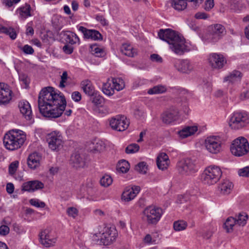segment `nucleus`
Instances as JSON below:
<instances>
[{"label":"nucleus","mask_w":249,"mask_h":249,"mask_svg":"<svg viewBox=\"0 0 249 249\" xmlns=\"http://www.w3.org/2000/svg\"><path fill=\"white\" fill-rule=\"evenodd\" d=\"M38 104L39 111L44 116L55 118L64 112L66 101L62 93L57 92L52 87H48L40 92Z\"/></svg>","instance_id":"nucleus-1"},{"label":"nucleus","mask_w":249,"mask_h":249,"mask_svg":"<svg viewBox=\"0 0 249 249\" xmlns=\"http://www.w3.org/2000/svg\"><path fill=\"white\" fill-rule=\"evenodd\" d=\"M158 36L173 47H188L191 45L181 34L171 29H160Z\"/></svg>","instance_id":"nucleus-2"},{"label":"nucleus","mask_w":249,"mask_h":249,"mask_svg":"<svg viewBox=\"0 0 249 249\" xmlns=\"http://www.w3.org/2000/svg\"><path fill=\"white\" fill-rule=\"evenodd\" d=\"M26 139L25 133L19 129L10 130L5 134L3 143L5 148L10 150H15L20 148Z\"/></svg>","instance_id":"nucleus-3"},{"label":"nucleus","mask_w":249,"mask_h":249,"mask_svg":"<svg viewBox=\"0 0 249 249\" xmlns=\"http://www.w3.org/2000/svg\"><path fill=\"white\" fill-rule=\"evenodd\" d=\"M98 231L93 235V240L100 245L107 246L112 244L116 240L118 233L114 227H104L98 226L97 228Z\"/></svg>","instance_id":"nucleus-4"},{"label":"nucleus","mask_w":249,"mask_h":249,"mask_svg":"<svg viewBox=\"0 0 249 249\" xmlns=\"http://www.w3.org/2000/svg\"><path fill=\"white\" fill-rule=\"evenodd\" d=\"M222 175L220 168L215 165L207 167L202 173L201 178L202 181L208 185H213L218 181Z\"/></svg>","instance_id":"nucleus-5"},{"label":"nucleus","mask_w":249,"mask_h":249,"mask_svg":"<svg viewBox=\"0 0 249 249\" xmlns=\"http://www.w3.org/2000/svg\"><path fill=\"white\" fill-rule=\"evenodd\" d=\"M249 124V116L246 111H235L230 116L229 124L234 129H239Z\"/></svg>","instance_id":"nucleus-6"},{"label":"nucleus","mask_w":249,"mask_h":249,"mask_svg":"<svg viewBox=\"0 0 249 249\" xmlns=\"http://www.w3.org/2000/svg\"><path fill=\"white\" fill-rule=\"evenodd\" d=\"M176 168L178 173L183 176H190L198 171L196 161L190 158L181 160L178 162Z\"/></svg>","instance_id":"nucleus-7"},{"label":"nucleus","mask_w":249,"mask_h":249,"mask_svg":"<svg viewBox=\"0 0 249 249\" xmlns=\"http://www.w3.org/2000/svg\"><path fill=\"white\" fill-rule=\"evenodd\" d=\"M124 87L123 80L120 78H108L106 83H104L102 87L103 92L108 96L114 94L115 90L120 91Z\"/></svg>","instance_id":"nucleus-8"},{"label":"nucleus","mask_w":249,"mask_h":249,"mask_svg":"<svg viewBox=\"0 0 249 249\" xmlns=\"http://www.w3.org/2000/svg\"><path fill=\"white\" fill-rule=\"evenodd\" d=\"M231 153L237 157L246 155L249 151V143L244 137H239L234 140L231 146Z\"/></svg>","instance_id":"nucleus-9"},{"label":"nucleus","mask_w":249,"mask_h":249,"mask_svg":"<svg viewBox=\"0 0 249 249\" xmlns=\"http://www.w3.org/2000/svg\"><path fill=\"white\" fill-rule=\"evenodd\" d=\"M143 218L149 224H156L160 220L162 210L154 206L146 207L143 211Z\"/></svg>","instance_id":"nucleus-10"},{"label":"nucleus","mask_w":249,"mask_h":249,"mask_svg":"<svg viewBox=\"0 0 249 249\" xmlns=\"http://www.w3.org/2000/svg\"><path fill=\"white\" fill-rule=\"evenodd\" d=\"M223 141L219 136H211L208 137L205 141L206 149L212 154H217L222 149Z\"/></svg>","instance_id":"nucleus-11"},{"label":"nucleus","mask_w":249,"mask_h":249,"mask_svg":"<svg viewBox=\"0 0 249 249\" xmlns=\"http://www.w3.org/2000/svg\"><path fill=\"white\" fill-rule=\"evenodd\" d=\"M210 34L207 36L208 42H216L221 39L227 33L225 27L220 24H214L210 27Z\"/></svg>","instance_id":"nucleus-12"},{"label":"nucleus","mask_w":249,"mask_h":249,"mask_svg":"<svg viewBox=\"0 0 249 249\" xmlns=\"http://www.w3.org/2000/svg\"><path fill=\"white\" fill-rule=\"evenodd\" d=\"M46 140L49 147L53 151H58L63 146V137L59 131H54L48 134Z\"/></svg>","instance_id":"nucleus-13"},{"label":"nucleus","mask_w":249,"mask_h":249,"mask_svg":"<svg viewBox=\"0 0 249 249\" xmlns=\"http://www.w3.org/2000/svg\"><path fill=\"white\" fill-rule=\"evenodd\" d=\"M39 237L41 244L46 247H50L54 245L57 235L54 230L47 228L40 232Z\"/></svg>","instance_id":"nucleus-14"},{"label":"nucleus","mask_w":249,"mask_h":249,"mask_svg":"<svg viewBox=\"0 0 249 249\" xmlns=\"http://www.w3.org/2000/svg\"><path fill=\"white\" fill-rule=\"evenodd\" d=\"M109 124L112 129L123 131L128 127L129 122L124 116L118 115L110 119Z\"/></svg>","instance_id":"nucleus-15"},{"label":"nucleus","mask_w":249,"mask_h":249,"mask_svg":"<svg viewBox=\"0 0 249 249\" xmlns=\"http://www.w3.org/2000/svg\"><path fill=\"white\" fill-rule=\"evenodd\" d=\"M179 118V111L176 107H171L163 112L161 116L162 122L167 124H173Z\"/></svg>","instance_id":"nucleus-16"},{"label":"nucleus","mask_w":249,"mask_h":249,"mask_svg":"<svg viewBox=\"0 0 249 249\" xmlns=\"http://www.w3.org/2000/svg\"><path fill=\"white\" fill-rule=\"evenodd\" d=\"M209 65L213 69H222L227 62L226 58L222 54L213 53L210 54L208 58Z\"/></svg>","instance_id":"nucleus-17"},{"label":"nucleus","mask_w":249,"mask_h":249,"mask_svg":"<svg viewBox=\"0 0 249 249\" xmlns=\"http://www.w3.org/2000/svg\"><path fill=\"white\" fill-rule=\"evenodd\" d=\"M78 30L83 34L85 39L94 41H101L103 39L102 35L97 30L88 29L83 26L78 27Z\"/></svg>","instance_id":"nucleus-18"},{"label":"nucleus","mask_w":249,"mask_h":249,"mask_svg":"<svg viewBox=\"0 0 249 249\" xmlns=\"http://www.w3.org/2000/svg\"><path fill=\"white\" fill-rule=\"evenodd\" d=\"M18 106L20 113L22 114L25 119L28 121L29 123H33L34 119L31 107L29 103L26 100H22L19 102Z\"/></svg>","instance_id":"nucleus-19"},{"label":"nucleus","mask_w":249,"mask_h":249,"mask_svg":"<svg viewBox=\"0 0 249 249\" xmlns=\"http://www.w3.org/2000/svg\"><path fill=\"white\" fill-rule=\"evenodd\" d=\"M12 91L9 85L0 83V104H6L12 99Z\"/></svg>","instance_id":"nucleus-20"},{"label":"nucleus","mask_w":249,"mask_h":249,"mask_svg":"<svg viewBox=\"0 0 249 249\" xmlns=\"http://www.w3.org/2000/svg\"><path fill=\"white\" fill-rule=\"evenodd\" d=\"M243 76V74L240 71L234 70L225 76L223 81L229 85H236L241 82Z\"/></svg>","instance_id":"nucleus-21"},{"label":"nucleus","mask_w":249,"mask_h":249,"mask_svg":"<svg viewBox=\"0 0 249 249\" xmlns=\"http://www.w3.org/2000/svg\"><path fill=\"white\" fill-rule=\"evenodd\" d=\"M174 66L179 71L184 73H190L194 69L193 64L188 59L178 60Z\"/></svg>","instance_id":"nucleus-22"},{"label":"nucleus","mask_w":249,"mask_h":249,"mask_svg":"<svg viewBox=\"0 0 249 249\" xmlns=\"http://www.w3.org/2000/svg\"><path fill=\"white\" fill-rule=\"evenodd\" d=\"M141 188L139 186H132L130 188H126L122 195V199L128 202L133 199L139 193Z\"/></svg>","instance_id":"nucleus-23"},{"label":"nucleus","mask_w":249,"mask_h":249,"mask_svg":"<svg viewBox=\"0 0 249 249\" xmlns=\"http://www.w3.org/2000/svg\"><path fill=\"white\" fill-rule=\"evenodd\" d=\"M16 12L20 20H25L32 16L31 5L27 3L21 5L17 9Z\"/></svg>","instance_id":"nucleus-24"},{"label":"nucleus","mask_w":249,"mask_h":249,"mask_svg":"<svg viewBox=\"0 0 249 249\" xmlns=\"http://www.w3.org/2000/svg\"><path fill=\"white\" fill-rule=\"evenodd\" d=\"M44 186V184L39 180H32L23 183L22 190L29 192H32L43 188Z\"/></svg>","instance_id":"nucleus-25"},{"label":"nucleus","mask_w":249,"mask_h":249,"mask_svg":"<svg viewBox=\"0 0 249 249\" xmlns=\"http://www.w3.org/2000/svg\"><path fill=\"white\" fill-rule=\"evenodd\" d=\"M62 37L64 39L67 44L71 45H79L80 39L74 33L70 32H62L60 34Z\"/></svg>","instance_id":"nucleus-26"},{"label":"nucleus","mask_w":249,"mask_h":249,"mask_svg":"<svg viewBox=\"0 0 249 249\" xmlns=\"http://www.w3.org/2000/svg\"><path fill=\"white\" fill-rule=\"evenodd\" d=\"M80 87L83 92L89 96H94L96 90L91 81L89 79H85L80 83Z\"/></svg>","instance_id":"nucleus-27"},{"label":"nucleus","mask_w":249,"mask_h":249,"mask_svg":"<svg viewBox=\"0 0 249 249\" xmlns=\"http://www.w3.org/2000/svg\"><path fill=\"white\" fill-rule=\"evenodd\" d=\"M41 157L37 153H33L28 156L27 164L28 167L32 169H35L40 165Z\"/></svg>","instance_id":"nucleus-28"},{"label":"nucleus","mask_w":249,"mask_h":249,"mask_svg":"<svg viewBox=\"0 0 249 249\" xmlns=\"http://www.w3.org/2000/svg\"><path fill=\"white\" fill-rule=\"evenodd\" d=\"M169 164V160L168 155L165 153H161L157 158V165L158 167L162 170L167 168Z\"/></svg>","instance_id":"nucleus-29"},{"label":"nucleus","mask_w":249,"mask_h":249,"mask_svg":"<svg viewBox=\"0 0 249 249\" xmlns=\"http://www.w3.org/2000/svg\"><path fill=\"white\" fill-rule=\"evenodd\" d=\"M70 164L75 168L83 167L85 165V161L79 154L75 153L71 156Z\"/></svg>","instance_id":"nucleus-30"},{"label":"nucleus","mask_w":249,"mask_h":249,"mask_svg":"<svg viewBox=\"0 0 249 249\" xmlns=\"http://www.w3.org/2000/svg\"><path fill=\"white\" fill-rule=\"evenodd\" d=\"M197 130L196 126H187L178 131L179 137L182 139L194 134Z\"/></svg>","instance_id":"nucleus-31"},{"label":"nucleus","mask_w":249,"mask_h":249,"mask_svg":"<svg viewBox=\"0 0 249 249\" xmlns=\"http://www.w3.org/2000/svg\"><path fill=\"white\" fill-rule=\"evenodd\" d=\"M168 2L172 8L177 11L183 10L187 7L185 0H169Z\"/></svg>","instance_id":"nucleus-32"},{"label":"nucleus","mask_w":249,"mask_h":249,"mask_svg":"<svg viewBox=\"0 0 249 249\" xmlns=\"http://www.w3.org/2000/svg\"><path fill=\"white\" fill-rule=\"evenodd\" d=\"M233 187V185L231 181L225 180L220 184L219 188L222 194L227 195L231 193Z\"/></svg>","instance_id":"nucleus-33"},{"label":"nucleus","mask_w":249,"mask_h":249,"mask_svg":"<svg viewBox=\"0 0 249 249\" xmlns=\"http://www.w3.org/2000/svg\"><path fill=\"white\" fill-rule=\"evenodd\" d=\"M0 33H4L9 36L12 40L15 39L17 36L16 30L12 27H6L2 25H0Z\"/></svg>","instance_id":"nucleus-34"},{"label":"nucleus","mask_w":249,"mask_h":249,"mask_svg":"<svg viewBox=\"0 0 249 249\" xmlns=\"http://www.w3.org/2000/svg\"><path fill=\"white\" fill-rule=\"evenodd\" d=\"M53 55L56 57H61L62 55L58 53H61V52L64 53L66 54H71L73 51V48H59L58 49V48H54V49L53 50Z\"/></svg>","instance_id":"nucleus-35"},{"label":"nucleus","mask_w":249,"mask_h":249,"mask_svg":"<svg viewBox=\"0 0 249 249\" xmlns=\"http://www.w3.org/2000/svg\"><path fill=\"white\" fill-rule=\"evenodd\" d=\"M229 4L231 9L235 11H240L245 7L244 4L240 0H230Z\"/></svg>","instance_id":"nucleus-36"},{"label":"nucleus","mask_w":249,"mask_h":249,"mask_svg":"<svg viewBox=\"0 0 249 249\" xmlns=\"http://www.w3.org/2000/svg\"><path fill=\"white\" fill-rule=\"evenodd\" d=\"M86 187L87 188V194L88 195L87 198L90 200H97V199L95 196H92L90 195L92 192H95L96 190V188L94 187V183L92 181L89 180L87 182Z\"/></svg>","instance_id":"nucleus-37"},{"label":"nucleus","mask_w":249,"mask_h":249,"mask_svg":"<svg viewBox=\"0 0 249 249\" xmlns=\"http://www.w3.org/2000/svg\"><path fill=\"white\" fill-rule=\"evenodd\" d=\"M92 146H90L91 148H92L91 150L93 152H101L103 151L105 146L103 142L98 139L94 140L91 143Z\"/></svg>","instance_id":"nucleus-38"},{"label":"nucleus","mask_w":249,"mask_h":249,"mask_svg":"<svg viewBox=\"0 0 249 249\" xmlns=\"http://www.w3.org/2000/svg\"><path fill=\"white\" fill-rule=\"evenodd\" d=\"M166 91V88L165 86L159 85L148 89L147 93L149 94H161Z\"/></svg>","instance_id":"nucleus-39"},{"label":"nucleus","mask_w":249,"mask_h":249,"mask_svg":"<svg viewBox=\"0 0 249 249\" xmlns=\"http://www.w3.org/2000/svg\"><path fill=\"white\" fill-rule=\"evenodd\" d=\"M129 163L125 160L120 161L117 165V170L123 173H126L129 170Z\"/></svg>","instance_id":"nucleus-40"},{"label":"nucleus","mask_w":249,"mask_h":249,"mask_svg":"<svg viewBox=\"0 0 249 249\" xmlns=\"http://www.w3.org/2000/svg\"><path fill=\"white\" fill-rule=\"evenodd\" d=\"M120 52L123 54L129 57H134L137 53L136 48H120Z\"/></svg>","instance_id":"nucleus-41"},{"label":"nucleus","mask_w":249,"mask_h":249,"mask_svg":"<svg viewBox=\"0 0 249 249\" xmlns=\"http://www.w3.org/2000/svg\"><path fill=\"white\" fill-rule=\"evenodd\" d=\"M236 224V219L232 217L228 218L224 223L225 228L227 232H230L232 230L233 227Z\"/></svg>","instance_id":"nucleus-42"},{"label":"nucleus","mask_w":249,"mask_h":249,"mask_svg":"<svg viewBox=\"0 0 249 249\" xmlns=\"http://www.w3.org/2000/svg\"><path fill=\"white\" fill-rule=\"evenodd\" d=\"M187 226L186 222L183 220H178L174 222L173 227L176 231H181L185 230Z\"/></svg>","instance_id":"nucleus-43"},{"label":"nucleus","mask_w":249,"mask_h":249,"mask_svg":"<svg viewBox=\"0 0 249 249\" xmlns=\"http://www.w3.org/2000/svg\"><path fill=\"white\" fill-rule=\"evenodd\" d=\"M113 179L110 176L105 175L100 179L101 186L107 187L112 183Z\"/></svg>","instance_id":"nucleus-44"},{"label":"nucleus","mask_w":249,"mask_h":249,"mask_svg":"<svg viewBox=\"0 0 249 249\" xmlns=\"http://www.w3.org/2000/svg\"><path fill=\"white\" fill-rule=\"evenodd\" d=\"M159 235L157 233H152L151 234H147L144 238V241L145 243L150 244H156L157 237Z\"/></svg>","instance_id":"nucleus-45"},{"label":"nucleus","mask_w":249,"mask_h":249,"mask_svg":"<svg viewBox=\"0 0 249 249\" xmlns=\"http://www.w3.org/2000/svg\"><path fill=\"white\" fill-rule=\"evenodd\" d=\"M90 52L96 57H104L106 55L104 50L102 48H90Z\"/></svg>","instance_id":"nucleus-46"},{"label":"nucleus","mask_w":249,"mask_h":249,"mask_svg":"<svg viewBox=\"0 0 249 249\" xmlns=\"http://www.w3.org/2000/svg\"><path fill=\"white\" fill-rule=\"evenodd\" d=\"M248 218V215L246 213H239L237 219H235L236 224L243 226L246 224Z\"/></svg>","instance_id":"nucleus-47"},{"label":"nucleus","mask_w":249,"mask_h":249,"mask_svg":"<svg viewBox=\"0 0 249 249\" xmlns=\"http://www.w3.org/2000/svg\"><path fill=\"white\" fill-rule=\"evenodd\" d=\"M140 147L136 143H132L128 145L125 148V152L127 154H133L139 151Z\"/></svg>","instance_id":"nucleus-48"},{"label":"nucleus","mask_w":249,"mask_h":249,"mask_svg":"<svg viewBox=\"0 0 249 249\" xmlns=\"http://www.w3.org/2000/svg\"><path fill=\"white\" fill-rule=\"evenodd\" d=\"M171 51L175 54L179 55L183 54L185 53L191 51L188 48H170Z\"/></svg>","instance_id":"nucleus-49"},{"label":"nucleus","mask_w":249,"mask_h":249,"mask_svg":"<svg viewBox=\"0 0 249 249\" xmlns=\"http://www.w3.org/2000/svg\"><path fill=\"white\" fill-rule=\"evenodd\" d=\"M136 171L139 173L144 174L146 173L147 166L145 162L142 161L139 162L135 167Z\"/></svg>","instance_id":"nucleus-50"},{"label":"nucleus","mask_w":249,"mask_h":249,"mask_svg":"<svg viewBox=\"0 0 249 249\" xmlns=\"http://www.w3.org/2000/svg\"><path fill=\"white\" fill-rule=\"evenodd\" d=\"M29 202L30 204L32 206H34L36 208H44L46 204L43 202L40 201L38 199L33 198L30 200Z\"/></svg>","instance_id":"nucleus-51"},{"label":"nucleus","mask_w":249,"mask_h":249,"mask_svg":"<svg viewBox=\"0 0 249 249\" xmlns=\"http://www.w3.org/2000/svg\"><path fill=\"white\" fill-rule=\"evenodd\" d=\"M92 102L96 106L101 105L104 101V98L100 94L95 92L94 95L92 96Z\"/></svg>","instance_id":"nucleus-52"},{"label":"nucleus","mask_w":249,"mask_h":249,"mask_svg":"<svg viewBox=\"0 0 249 249\" xmlns=\"http://www.w3.org/2000/svg\"><path fill=\"white\" fill-rule=\"evenodd\" d=\"M19 79L20 81L24 85L25 88L28 87L30 83V78L27 74L25 73H20L19 74Z\"/></svg>","instance_id":"nucleus-53"},{"label":"nucleus","mask_w":249,"mask_h":249,"mask_svg":"<svg viewBox=\"0 0 249 249\" xmlns=\"http://www.w3.org/2000/svg\"><path fill=\"white\" fill-rule=\"evenodd\" d=\"M19 162L18 160H15L12 162L9 167V173L10 175H14L18 166Z\"/></svg>","instance_id":"nucleus-54"},{"label":"nucleus","mask_w":249,"mask_h":249,"mask_svg":"<svg viewBox=\"0 0 249 249\" xmlns=\"http://www.w3.org/2000/svg\"><path fill=\"white\" fill-rule=\"evenodd\" d=\"M238 174L240 177H249V166L239 169L238 171Z\"/></svg>","instance_id":"nucleus-55"},{"label":"nucleus","mask_w":249,"mask_h":249,"mask_svg":"<svg viewBox=\"0 0 249 249\" xmlns=\"http://www.w3.org/2000/svg\"><path fill=\"white\" fill-rule=\"evenodd\" d=\"M68 73L66 71H63L62 75L61 76V80L59 84V87L60 88H64L66 87V83L68 79Z\"/></svg>","instance_id":"nucleus-56"},{"label":"nucleus","mask_w":249,"mask_h":249,"mask_svg":"<svg viewBox=\"0 0 249 249\" xmlns=\"http://www.w3.org/2000/svg\"><path fill=\"white\" fill-rule=\"evenodd\" d=\"M71 98L75 102H79L82 99L81 94L78 91H73L71 93Z\"/></svg>","instance_id":"nucleus-57"},{"label":"nucleus","mask_w":249,"mask_h":249,"mask_svg":"<svg viewBox=\"0 0 249 249\" xmlns=\"http://www.w3.org/2000/svg\"><path fill=\"white\" fill-rule=\"evenodd\" d=\"M68 214L72 217L73 218L76 217L78 215V210L74 207H70L67 211Z\"/></svg>","instance_id":"nucleus-58"},{"label":"nucleus","mask_w":249,"mask_h":249,"mask_svg":"<svg viewBox=\"0 0 249 249\" xmlns=\"http://www.w3.org/2000/svg\"><path fill=\"white\" fill-rule=\"evenodd\" d=\"M213 0H206L204 4V9L206 11H209L214 6Z\"/></svg>","instance_id":"nucleus-59"},{"label":"nucleus","mask_w":249,"mask_h":249,"mask_svg":"<svg viewBox=\"0 0 249 249\" xmlns=\"http://www.w3.org/2000/svg\"><path fill=\"white\" fill-rule=\"evenodd\" d=\"M150 59L152 61L161 63L163 61L162 57L158 54L153 53L150 55Z\"/></svg>","instance_id":"nucleus-60"},{"label":"nucleus","mask_w":249,"mask_h":249,"mask_svg":"<svg viewBox=\"0 0 249 249\" xmlns=\"http://www.w3.org/2000/svg\"><path fill=\"white\" fill-rule=\"evenodd\" d=\"M9 232V228L6 225H2L0 227V235H6Z\"/></svg>","instance_id":"nucleus-61"},{"label":"nucleus","mask_w":249,"mask_h":249,"mask_svg":"<svg viewBox=\"0 0 249 249\" xmlns=\"http://www.w3.org/2000/svg\"><path fill=\"white\" fill-rule=\"evenodd\" d=\"M195 17L196 19H207L209 16L204 12H197L195 14Z\"/></svg>","instance_id":"nucleus-62"},{"label":"nucleus","mask_w":249,"mask_h":249,"mask_svg":"<svg viewBox=\"0 0 249 249\" xmlns=\"http://www.w3.org/2000/svg\"><path fill=\"white\" fill-rule=\"evenodd\" d=\"M20 0H3V2L8 7H11L18 3Z\"/></svg>","instance_id":"nucleus-63"},{"label":"nucleus","mask_w":249,"mask_h":249,"mask_svg":"<svg viewBox=\"0 0 249 249\" xmlns=\"http://www.w3.org/2000/svg\"><path fill=\"white\" fill-rule=\"evenodd\" d=\"M14 191V186L12 183H8L6 185V191L8 194H12Z\"/></svg>","instance_id":"nucleus-64"}]
</instances>
